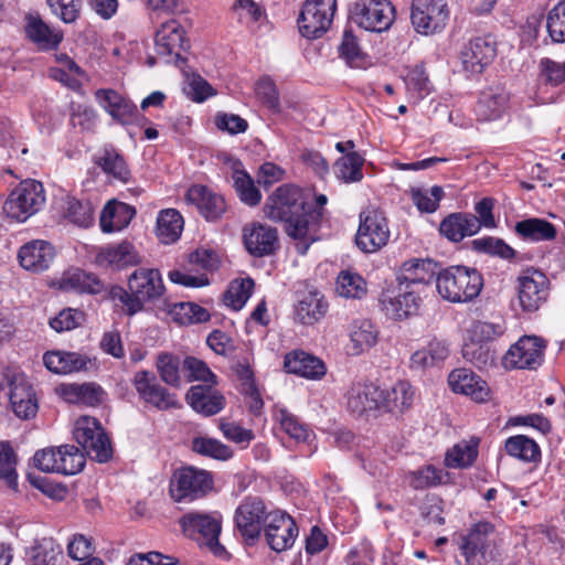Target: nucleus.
Wrapping results in <instances>:
<instances>
[{"mask_svg": "<svg viewBox=\"0 0 565 565\" xmlns=\"http://www.w3.org/2000/svg\"><path fill=\"white\" fill-rule=\"evenodd\" d=\"M264 213L270 221L285 224V232L297 242L296 249L301 255L318 239L322 213L319 209L308 206L307 198L298 186H278L267 198Z\"/></svg>", "mask_w": 565, "mask_h": 565, "instance_id": "nucleus-1", "label": "nucleus"}, {"mask_svg": "<svg viewBox=\"0 0 565 565\" xmlns=\"http://www.w3.org/2000/svg\"><path fill=\"white\" fill-rule=\"evenodd\" d=\"M127 287L114 285L108 290V298L121 303L127 316L142 311L146 303L160 301L166 294L162 276L156 268L135 269L128 277Z\"/></svg>", "mask_w": 565, "mask_h": 565, "instance_id": "nucleus-2", "label": "nucleus"}, {"mask_svg": "<svg viewBox=\"0 0 565 565\" xmlns=\"http://www.w3.org/2000/svg\"><path fill=\"white\" fill-rule=\"evenodd\" d=\"M483 286L481 274L466 266H450L436 278L438 294L451 302H467L479 296Z\"/></svg>", "mask_w": 565, "mask_h": 565, "instance_id": "nucleus-3", "label": "nucleus"}, {"mask_svg": "<svg viewBox=\"0 0 565 565\" xmlns=\"http://www.w3.org/2000/svg\"><path fill=\"white\" fill-rule=\"evenodd\" d=\"M214 480L210 471L186 466L177 469L169 484V493L175 502H192L205 497L213 488Z\"/></svg>", "mask_w": 565, "mask_h": 565, "instance_id": "nucleus-4", "label": "nucleus"}, {"mask_svg": "<svg viewBox=\"0 0 565 565\" xmlns=\"http://www.w3.org/2000/svg\"><path fill=\"white\" fill-rule=\"evenodd\" d=\"M73 435L89 458L98 462H107L113 457L110 438L97 418L79 417L75 423Z\"/></svg>", "mask_w": 565, "mask_h": 565, "instance_id": "nucleus-5", "label": "nucleus"}, {"mask_svg": "<svg viewBox=\"0 0 565 565\" xmlns=\"http://www.w3.org/2000/svg\"><path fill=\"white\" fill-rule=\"evenodd\" d=\"M180 525L189 537L202 540L215 556L226 557L227 552L218 541L221 533L218 513L190 512L180 519Z\"/></svg>", "mask_w": 565, "mask_h": 565, "instance_id": "nucleus-6", "label": "nucleus"}, {"mask_svg": "<svg viewBox=\"0 0 565 565\" xmlns=\"http://www.w3.org/2000/svg\"><path fill=\"white\" fill-rule=\"evenodd\" d=\"M550 279L537 269H526L515 280V291L519 307L524 313H533L547 301L550 296Z\"/></svg>", "mask_w": 565, "mask_h": 565, "instance_id": "nucleus-7", "label": "nucleus"}, {"mask_svg": "<svg viewBox=\"0 0 565 565\" xmlns=\"http://www.w3.org/2000/svg\"><path fill=\"white\" fill-rule=\"evenodd\" d=\"M45 196L41 182L29 180L21 182L3 204L4 213L19 222L26 221L44 204Z\"/></svg>", "mask_w": 565, "mask_h": 565, "instance_id": "nucleus-8", "label": "nucleus"}, {"mask_svg": "<svg viewBox=\"0 0 565 565\" xmlns=\"http://www.w3.org/2000/svg\"><path fill=\"white\" fill-rule=\"evenodd\" d=\"M337 11V0H306L298 18V29L303 38H321L331 26Z\"/></svg>", "mask_w": 565, "mask_h": 565, "instance_id": "nucleus-9", "label": "nucleus"}, {"mask_svg": "<svg viewBox=\"0 0 565 565\" xmlns=\"http://www.w3.org/2000/svg\"><path fill=\"white\" fill-rule=\"evenodd\" d=\"M154 47L158 56L167 63H173L181 66L186 58L182 56L189 47V40L185 38V31L174 19H171L160 25L156 33Z\"/></svg>", "mask_w": 565, "mask_h": 565, "instance_id": "nucleus-10", "label": "nucleus"}, {"mask_svg": "<svg viewBox=\"0 0 565 565\" xmlns=\"http://www.w3.org/2000/svg\"><path fill=\"white\" fill-rule=\"evenodd\" d=\"M449 19L446 0H413L411 21L417 33L429 35L445 29Z\"/></svg>", "mask_w": 565, "mask_h": 565, "instance_id": "nucleus-11", "label": "nucleus"}, {"mask_svg": "<svg viewBox=\"0 0 565 565\" xmlns=\"http://www.w3.org/2000/svg\"><path fill=\"white\" fill-rule=\"evenodd\" d=\"M387 221L379 210H367L360 214V225L355 235L356 246L364 253H374L388 242Z\"/></svg>", "mask_w": 565, "mask_h": 565, "instance_id": "nucleus-12", "label": "nucleus"}, {"mask_svg": "<svg viewBox=\"0 0 565 565\" xmlns=\"http://www.w3.org/2000/svg\"><path fill=\"white\" fill-rule=\"evenodd\" d=\"M264 501L257 497L244 499L235 511V526L246 542L253 543L265 529L267 515Z\"/></svg>", "mask_w": 565, "mask_h": 565, "instance_id": "nucleus-13", "label": "nucleus"}, {"mask_svg": "<svg viewBox=\"0 0 565 565\" xmlns=\"http://www.w3.org/2000/svg\"><path fill=\"white\" fill-rule=\"evenodd\" d=\"M264 534L273 551L282 552L294 545L298 535V526L289 514L275 510L267 515Z\"/></svg>", "mask_w": 565, "mask_h": 565, "instance_id": "nucleus-14", "label": "nucleus"}, {"mask_svg": "<svg viewBox=\"0 0 565 565\" xmlns=\"http://www.w3.org/2000/svg\"><path fill=\"white\" fill-rule=\"evenodd\" d=\"M243 244L253 257L274 255L280 247L278 231L267 224L253 222L243 227Z\"/></svg>", "mask_w": 565, "mask_h": 565, "instance_id": "nucleus-15", "label": "nucleus"}, {"mask_svg": "<svg viewBox=\"0 0 565 565\" xmlns=\"http://www.w3.org/2000/svg\"><path fill=\"white\" fill-rule=\"evenodd\" d=\"M354 19L367 31L383 32L394 22L395 8L388 0H367L362 4L356 3Z\"/></svg>", "mask_w": 565, "mask_h": 565, "instance_id": "nucleus-16", "label": "nucleus"}, {"mask_svg": "<svg viewBox=\"0 0 565 565\" xmlns=\"http://www.w3.org/2000/svg\"><path fill=\"white\" fill-rule=\"evenodd\" d=\"M497 55V42L492 35L478 36L469 41L460 53L466 72L477 75L492 63Z\"/></svg>", "mask_w": 565, "mask_h": 565, "instance_id": "nucleus-17", "label": "nucleus"}, {"mask_svg": "<svg viewBox=\"0 0 565 565\" xmlns=\"http://www.w3.org/2000/svg\"><path fill=\"white\" fill-rule=\"evenodd\" d=\"M383 390L372 382L353 383L347 393V408L354 416L382 411Z\"/></svg>", "mask_w": 565, "mask_h": 565, "instance_id": "nucleus-18", "label": "nucleus"}, {"mask_svg": "<svg viewBox=\"0 0 565 565\" xmlns=\"http://www.w3.org/2000/svg\"><path fill=\"white\" fill-rule=\"evenodd\" d=\"M140 263L141 257L135 246L127 241L100 246L95 255V264L106 270H121Z\"/></svg>", "mask_w": 565, "mask_h": 565, "instance_id": "nucleus-19", "label": "nucleus"}, {"mask_svg": "<svg viewBox=\"0 0 565 565\" xmlns=\"http://www.w3.org/2000/svg\"><path fill=\"white\" fill-rule=\"evenodd\" d=\"M134 386L140 398L158 409L178 406L175 395L157 383L156 375L150 371H139L134 376Z\"/></svg>", "mask_w": 565, "mask_h": 565, "instance_id": "nucleus-20", "label": "nucleus"}, {"mask_svg": "<svg viewBox=\"0 0 565 565\" xmlns=\"http://www.w3.org/2000/svg\"><path fill=\"white\" fill-rule=\"evenodd\" d=\"M543 347L536 337H523L503 358L504 365L513 369H534L540 364Z\"/></svg>", "mask_w": 565, "mask_h": 565, "instance_id": "nucleus-21", "label": "nucleus"}, {"mask_svg": "<svg viewBox=\"0 0 565 565\" xmlns=\"http://www.w3.org/2000/svg\"><path fill=\"white\" fill-rule=\"evenodd\" d=\"M186 403L194 412L205 417L218 414L225 407L224 395L210 385H193L185 395Z\"/></svg>", "mask_w": 565, "mask_h": 565, "instance_id": "nucleus-22", "label": "nucleus"}, {"mask_svg": "<svg viewBox=\"0 0 565 565\" xmlns=\"http://www.w3.org/2000/svg\"><path fill=\"white\" fill-rule=\"evenodd\" d=\"M95 97L100 106L120 125H130L137 120L138 108L114 89H97Z\"/></svg>", "mask_w": 565, "mask_h": 565, "instance_id": "nucleus-23", "label": "nucleus"}, {"mask_svg": "<svg viewBox=\"0 0 565 565\" xmlns=\"http://www.w3.org/2000/svg\"><path fill=\"white\" fill-rule=\"evenodd\" d=\"M9 399L19 418L29 419L36 415L39 407L35 393L23 375L17 374L10 381Z\"/></svg>", "mask_w": 565, "mask_h": 565, "instance_id": "nucleus-24", "label": "nucleus"}, {"mask_svg": "<svg viewBox=\"0 0 565 565\" xmlns=\"http://www.w3.org/2000/svg\"><path fill=\"white\" fill-rule=\"evenodd\" d=\"M55 256L54 247L46 241L35 239L24 244L18 254L21 266L31 271L47 269Z\"/></svg>", "mask_w": 565, "mask_h": 565, "instance_id": "nucleus-25", "label": "nucleus"}, {"mask_svg": "<svg viewBox=\"0 0 565 565\" xmlns=\"http://www.w3.org/2000/svg\"><path fill=\"white\" fill-rule=\"evenodd\" d=\"M448 383L455 393L468 395L476 402H486L489 396L487 383L469 369L454 370Z\"/></svg>", "mask_w": 565, "mask_h": 565, "instance_id": "nucleus-26", "label": "nucleus"}, {"mask_svg": "<svg viewBox=\"0 0 565 565\" xmlns=\"http://www.w3.org/2000/svg\"><path fill=\"white\" fill-rule=\"evenodd\" d=\"M284 369L288 373L310 380H320L327 372L322 360L301 350H294L285 355Z\"/></svg>", "mask_w": 565, "mask_h": 565, "instance_id": "nucleus-27", "label": "nucleus"}, {"mask_svg": "<svg viewBox=\"0 0 565 565\" xmlns=\"http://www.w3.org/2000/svg\"><path fill=\"white\" fill-rule=\"evenodd\" d=\"M480 231L478 217L471 213L457 212L445 217L439 225V232L451 242H461Z\"/></svg>", "mask_w": 565, "mask_h": 565, "instance_id": "nucleus-28", "label": "nucleus"}, {"mask_svg": "<svg viewBox=\"0 0 565 565\" xmlns=\"http://www.w3.org/2000/svg\"><path fill=\"white\" fill-rule=\"evenodd\" d=\"M494 533V525L481 521L472 525L468 534L462 536L460 550L466 561L470 563L478 555H484L489 545L490 536Z\"/></svg>", "mask_w": 565, "mask_h": 565, "instance_id": "nucleus-29", "label": "nucleus"}, {"mask_svg": "<svg viewBox=\"0 0 565 565\" xmlns=\"http://www.w3.org/2000/svg\"><path fill=\"white\" fill-rule=\"evenodd\" d=\"M508 102L509 93L503 87H489L480 94L476 115L482 121L499 119L507 109Z\"/></svg>", "mask_w": 565, "mask_h": 565, "instance_id": "nucleus-30", "label": "nucleus"}, {"mask_svg": "<svg viewBox=\"0 0 565 565\" xmlns=\"http://www.w3.org/2000/svg\"><path fill=\"white\" fill-rule=\"evenodd\" d=\"M188 201L196 205L207 221L218 220L226 210L223 196L202 185H193L188 190Z\"/></svg>", "mask_w": 565, "mask_h": 565, "instance_id": "nucleus-31", "label": "nucleus"}, {"mask_svg": "<svg viewBox=\"0 0 565 565\" xmlns=\"http://www.w3.org/2000/svg\"><path fill=\"white\" fill-rule=\"evenodd\" d=\"M437 263L431 259H409L402 265L397 275L399 285L430 284L438 275Z\"/></svg>", "mask_w": 565, "mask_h": 565, "instance_id": "nucleus-32", "label": "nucleus"}, {"mask_svg": "<svg viewBox=\"0 0 565 565\" xmlns=\"http://www.w3.org/2000/svg\"><path fill=\"white\" fill-rule=\"evenodd\" d=\"M89 358L77 352L50 351L43 355L45 367L56 374H70L85 370Z\"/></svg>", "mask_w": 565, "mask_h": 565, "instance_id": "nucleus-33", "label": "nucleus"}, {"mask_svg": "<svg viewBox=\"0 0 565 565\" xmlns=\"http://www.w3.org/2000/svg\"><path fill=\"white\" fill-rule=\"evenodd\" d=\"M135 214V207L126 203L111 200L104 206L100 213V228L105 233L120 231L128 226Z\"/></svg>", "mask_w": 565, "mask_h": 565, "instance_id": "nucleus-34", "label": "nucleus"}, {"mask_svg": "<svg viewBox=\"0 0 565 565\" xmlns=\"http://www.w3.org/2000/svg\"><path fill=\"white\" fill-rule=\"evenodd\" d=\"M24 31L26 38L42 49H54L62 41V35L51 29L38 13L25 15Z\"/></svg>", "mask_w": 565, "mask_h": 565, "instance_id": "nucleus-35", "label": "nucleus"}, {"mask_svg": "<svg viewBox=\"0 0 565 565\" xmlns=\"http://www.w3.org/2000/svg\"><path fill=\"white\" fill-rule=\"evenodd\" d=\"M62 288L77 294L99 295L106 290V285L95 274L75 269L64 275Z\"/></svg>", "mask_w": 565, "mask_h": 565, "instance_id": "nucleus-36", "label": "nucleus"}, {"mask_svg": "<svg viewBox=\"0 0 565 565\" xmlns=\"http://www.w3.org/2000/svg\"><path fill=\"white\" fill-rule=\"evenodd\" d=\"M63 398L73 404L98 406L103 403L105 391L96 383L68 384L61 388Z\"/></svg>", "mask_w": 565, "mask_h": 565, "instance_id": "nucleus-37", "label": "nucleus"}, {"mask_svg": "<svg viewBox=\"0 0 565 565\" xmlns=\"http://www.w3.org/2000/svg\"><path fill=\"white\" fill-rule=\"evenodd\" d=\"M382 303L387 316L402 320L418 313L422 299L415 291H405L395 298L383 299Z\"/></svg>", "mask_w": 565, "mask_h": 565, "instance_id": "nucleus-38", "label": "nucleus"}, {"mask_svg": "<svg viewBox=\"0 0 565 565\" xmlns=\"http://www.w3.org/2000/svg\"><path fill=\"white\" fill-rule=\"evenodd\" d=\"M377 330L374 323L367 319L353 321L350 330V353L359 355L372 348L377 341Z\"/></svg>", "mask_w": 565, "mask_h": 565, "instance_id": "nucleus-39", "label": "nucleus"}, {"mask_svg": "<svg viewBox=\"0 0 565 565\" xmlns=\"http://www.w3.org/2000/svg\"><path fill=\"white\" fill-rule=\"evenodd\" d=\"M514 231L524 241H552L556 236L555 226L546 220L531 217L515 224Z\"/></svg>", "mask_w": 565, "mask_h": 565, "instance_id": "nucleus-40", "label": "nucleus"}, {"mask_svg": "<svg viewBox=\"0 0 565 565\" xmlns=\"http://www.w3.org/2000/svg\"><path fill=\"white\" fill-rule=\"evenodd\" d=\"M449 352V347L445 341L433 339L425 348L412 354V367L425 369L437 366L448 358Z\"/></svg>", "mask_w": 565, "mask_h": 565, "instance_id": "nucleus-41", "label": "nucleus"}, {"mask_svg": "<svg viewBox=\"0 0 565 565\" xmlns=\"http://www.w3.org/2000/svg\"><path fill=\"white\" fill-rule=\"evenodd\" d=\"M95 163L100 167L106 174L111 175L122 183H127L131 178L130 170L124 157L113 147L104 148L103 152L96 157Z\"/></svg>", "mask_w": 565, "mask_h": 565, "instance_id": "nucleus-42", "label": "nucleus"}, {"mask_svg": "<svg viewBox=\"0 0 565 565\" xmlns=\"http://www.w3.org/2000/svg\"><path fill=\"white\" fill-rule=\"evenodd\" d=\"M415 392L405 381L397 382L390 391H383V411L403 413L413 403Z\"/></svg>", "mask_w": 565, "mask_h": 565, "instance_id": "nucleus-43", "label": "nucleus"}, {"mask_svg": "<svg viewBox=\"0 0 565 565\" xmlns=\"http://www.w3.org/2000/svg\"><path fill=\"white\" fill-rule=\"evenodd\" d=\"M328 305L318 292H309L299 300L296 307L297 319L302 324H313L327 312Z\"/></svg>", "mask_w": 565, "mask_h": 565, "instance_id": "nucleus-44", "label": "nucleus"}, {"mask_svg": "<svg viewBox=\"0 0 565 565\" xmlns=\"http://www.w3.org/2000/svg\"><path fill=\"white\" fill-rule=\"evenodd\" d=\"M183 217L174 209H167L157 217V235L163 244L174 243L183 230Z\"/></svg>", "mask_w": 565, "mask_h": 565, "instance_id": "nucleus-45", "label": "nucleus"}, {"mask_svg": "<svg viewBox=\"0 0 565 565\" xmlns=\"http://www.w3.org/2000/svg\"><path fill=\"white\" fill-rule=\"evenodd\" d=\"M504 448L508 455L524 462H537L541 459L539 445L525 435H515L505 440Z\"/></svg>", "mask_w": 565, "mask_h": 565, "instance_id": "nucleus-46", "label": "nucleus"}, {"mask_svg": "<svg viewBox=\"0 0 565 565\" xmlns=\"http://www.w3.org/2000/svg\"><path fill=\"white\" fill-rule=\"evenodd\" d=\"M478 457V439L461 440L446 452L445 465L448 468L470 467Z\"/></svg>", "mask_w": 565, "mask_h": 565, "instance_id": "nucleus-47", "label": "nucleus"}, {"mask_svg": "<svg viewBox=\"0 0 565 565\" xmlns=\"http://www.w3.org/2000/svg\"><path fill=\"white\" fill-rule=\"evenodd\" d=\"M172 319L182 326L202 323L210 320L209 311L194 302H175L168 306Z\"/></svg>", "mask_w": 565, "mask_h": 565, "instance_id": "nucleus-48", "label": "nucleus"}, {"mask_svg": "<svg viewBox=\"0 0 565 565\" xmlns=\"http://www.w3.org/2000/svg\"><path fill=\"white\" fill-rule=\"evenodd\" d=\"M364 158L351 151L339 158L334 163V173L338 179L345 183L359 182L363 178L362 167Z\"/></svg>", "mask_w": 565, "mask_h": 565, "instance_id": "nucleus-49", "label": "nucleus"}, {"mask_svg": "<svg viewBox=\"0 0 565 565\" xmlns=\"http://www.w3.org/2000/svg\"><path fill=\"white\" fill-rule=\"evenodd\" d=\"M449 473L433 465H427L409 473V486L415 490H424L446 483Z\"/></svg>", "mask_w": 565, "mask_h": 565, "instance_id": "nucleus-50", "label": "nucleus"}, {"mask_svg": "<svg viewBox=\"0 0 565 565\" xmlns=\"http://www.w3.org/2000/svg\"><path fill=\"white\" fill-rule=\"evenodd\" d=\"M191 448L194 452L215 460L225 461L233 456V450L227 445L205 436L194 437Z\"/></svg>", "mask_w": 565, "mask_h": 565, "instance_id": "nucleus-51", "label": "nucleus"}, {"mask_svg": "<svg viewBox=\"0 0 565 565\" xmlns=\"http://www.w3.org/2000/svg\"><path fill=\"white\" fill-rule=\"evenodd\" d=\"M85 456L74 445L60 446L58 471L57 473L72 476L81 472L85 467Z\"/></svg>", "mask_w": 565, "mask_h": 565, "instance_id": "nucleus-52", "label": "nucleus"}, {"mask_svg": "<svg viewBox=\"0 0 565 565\" xmlns=\"http://www.w3.org/2000/svg\"><path fill=\"white\" fill-rule=\"evenodd\" d=\"M63 557V551L53 539H42L33 548L29 565H57Z\"/></svg>", "mask_w": 565, "mask_h": 565, "instance_id": "nucleus-53", "label": "nucleus"}, {"mask_svg": "<svg viewBox=\"0 0 565 565\" xmlns=\"http://www.w3.org/2000/svg\"><path fill=\"white\" fill-rule=\"evenodd\" d=\"M462 356L466 361L470 362L478 369L492 365L494 362V352L487 343H481L468 339L462 347Z\"/></svg>", "mask_w": 565, "mask_h": 565, "instance_id": "nucleus-54", "label": "nucleus"}, {"mask_svg": "<svg viewBox=\"0 0 565 565\" xmlns=\"http://www.w3.org/2000/svg\"><path fill=\"white\" fill-rule=\"evenodd\" d=\"M233 180L236 194L242 202L249 206L259 204L262 193L246 171L235 170L233 173Z\"/></svg>", "mask_w": 565, "mask_h": 565, "instance_id": "nucleus-55", "label": "nucleus"}, {"mask_svg": "<svg viewBox=\"0 0 565 565\" xmlns=\"http://www.w3.org/2000/svg\"><path fill=\"white\" fill-rule=\"evenodd\" d=\"M253 288L254 280L252 278L233 280L224 295L225 303L234 310L242 309L249 299Z\"/></svg>", "mask_w": 565, "mask_h": 565, "instance_id": "nucleus-56", "label": "nucleus"}, {"mask_svg": "<svg viewBox=\"0 0 565 565\" xmlns=\"http://www.w3.org/2000/svg\"><path fill=\"white\" fill-rule=\"evenodd\" d=\"M337 291L341 297L360 299L366 294V284L359 274L342 271L337 280Z\"/></svg>", "mask_w": 565, "mask_h": 565, "instance_id": "nucleus-57", "label": "nucleus"}, {"mask_svg": "<svg viewBox=\"0 0 565 565\" xmlns=\"http://www.w3.org/2000/svg\"><path fill=\"white\" fill-rule=\"evenodd\" d=\"M472 248L477 252L498 256L505 260L515 257V250L503 239L492 236L481 237L472 241Z\"/></svg>", "mask_w": 565, "mask_h": 565, "instance_id": "nucleus-58", "label": "nucleus"}, {"mask_svg": "<svg viewBox=\"0 0 565 565\" xmlns=\"http://www.w3.org/2000/svg\"><path fill=\"white\" fill-rule=\"evenodd\" d=\"M157 370L160 379L168 385L178 387L180 379V358L172 353H160L157 358Z\"/></svg>", "mask_w": 565, "mask_h": 565, "instance_id": "nucleus-59", "label": "nucleus"}, {"mask_svg": "<svg viewBox=\"0 0 565 565\" xmlns=\"http://www.w3.org/2000/svg\"><path fill=\"white\" fill-rule=\"evenodd\" d=\"M546 29L553 43H565V0L559 1L548 11Z\"/></svg>", "mask_w": 565, "mask_h": 565, "instance_id": "nucleus-60", "label": "nucleus"}, {"mask_svg": "<svg viewBox=\"0 0 565 565\" xmlns=\"http://www.w3.org/2000/svg\"><path fill=\"white\" fill-rule=\"evenodd\" d=\"M15 466L17 457L12 447L8 443L1 444L0 480L4 481L6 484L13 490H17L18 488V473Z\"/></svg>", "mask_w": 565, "mask_h": 565, "instance_id": "nucleus-61", "label": "nucleus"}, {"mask_svg": "<svg viewBox=\"0 0 565 565\" xmlns=\"http://www.w3.org/2000/svg\"><path fill=\"white\" fill-rule=\"evenodd\" d=\"M183 371L186 373L188 381H201L207 385L217 383L216 375L210 370L207 364L194 356H186L182 362Z\"/></svg>", "mask_w": 565, "mask_h": 565, "instance_id": "nucleus-62", "label": "nucleus"}, {"mask_svg": "<svg viewBox=\"0 0 565 565\" xmlns=\"http://www.w3.org/2000/svg\"><path fill=\"white\" fill-rule=\"evenodd\" d=\"M255 92L262 104L274 113L280 110L279 93L269 76L260 77L255 84Z\"/></svg>", "mask_w": 565, "mask_h": 565, "instance_id": "nucleus-63", "label": "nucleus"}, {"mask_svg": "<svg viewBox=\"0 0 565 565\" xmlns=\"http://www.w3.org/2000/svg\"><path fill=\"white\" fill-rule=\"evenodd\" d=\"M66 217L78 226L87 227L93 222V207L87 201L70 199L67 201Z\"/></svg>", "mask_w": 565, "mask_h": 565, "instance_id": "nucleus-64", "label": "nucleus"}]
</instances>
